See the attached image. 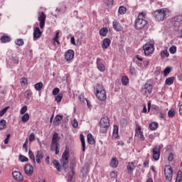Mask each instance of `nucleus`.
Segmentation results:
<instances>
[{
  "mask_svg": "<svg viewBox=\"0 0 182 182\" xmlns=\"http://www.w3.org/2000/svg\"><path fill=\"white\" fill-rule=\"evenodd\" d=\"M174 77H169L166 78L165 80L166 85H167L168 86H171V85H173V83H174Z\"/></svg>",
  "mask_w": 182,
  "mask_h": 182,
  "instance_id": "nucleus-29",
  "label": "nucleus"
},
{
  "mask_svg": "<svg viewBox=\"0 0 182 182\" xmlns=\"http://www.w3.org/2000/svg\"><path fill=\"white\" fill-rule=\"evenodd\" d=\"M100 133H102V134H105V133L107 132V129L109 127H110V121L109 120V117H104L101 118L100 122Z\"/></svg>",
  "mask_w": 182,
  "mask_h": 182,
  "instance_id": "nucleus-5",
  "label": "nucleus"
},
{
  "mask_svg": "<svg viewBox=\"0 0 182 182\" xmlns=\"http://www.w3.org/2000/svg\"><path fill=\"white\" fill-rule=\"evenodd\" d=\"M89 173V164H85L81 168V176L82 177H86Z\"/></svg>",
  "mask_w": 182,
  "mask_h": 182,
  "instance_id": "nucleus-19",
  "label": "nucleus"
},
{
  "mask_svg": "<svg viewBox=\"0 0 182 182\" xmlns=\"http://www.w3.org/2000/svg\"><path fill=\"white\" fill-rule=\"evenodd\" d=\"M157 127H159V123L157 122H151L149 124V129L150 130H156L157 129Z\"/></svg>",
  "mask_w": 182,
  "mask_h": 182,
  "instance_id": "nucleus-37",
  "label": "nucleus"
},
{
  "mask_svg": "<svg viewBox=\"0 0 182 182\" xmlns=\"http://www.w3.org/2000/svg\"><path fill=\"white\" fill-rule=\"evenodd\" d=\"M27 82H28V80H26V78L22 77L21 79L20 83H21V86H25V85H26Z\"/></svg>",
  "mask_w": 182,
  "mask_h": 182,
  "instance_id": "nucleus-54",
  "label": "nucleus"
},
{
  "mask_svg": "<svg viewBox=\"0 0 182 182\" xmlns=\"http://www.w3.org/2000/svg\"><path fill=\"white\" fill-rule=\"evenodd\" d=\"M122 83L123 86H127L129 85V77L124 75L122 77Z\"/></svg>",
  "mask_w": 182,
  "mask_h": 182,
  "instance_id": "nucleus-32",
  "label": "nucleus"
},
{
  "mask_svg": "<svg viewBox=\"0 0 182 182\" xmlns=\"http://www.w3.org/2000/svg\"><path fill=\"white\" fill-rule=\"evenodd\" d=\"M6 127V121L5 119L0 120V130H4Z\"/></svg>",
  "mask_w": 182,
  "mask_h": 182,
  "instance_id": "nucleus-41",
  "label": "nucleus"
},
{
  "mask_svg": "<svg viewBox=\"0 0 182 182\" xmlns=\"http://www.w3.org/2000/svg\"><path fill=\"white\" fill-rule=\"evenodd\" d=\"M53 41H54V42L58 43V44L59 45V32H57L55 33V36L53 38Z\"/></svg>",
  "mask_w": 182,
  "mask_h": 182,
  "instance_id": "nucleus-53",
  "label": "nucleus"
},
{
  "mask_svg": "<svg viewBox=\"0 0 182 182\" xmlns=\"http://www.w3.org/2000/svg\"><path fill=\"white\" fill-rule=\"evenodd\" d=\"M70 157V154L69 149H65L64 152L62 154V159H60V163L63 164V168L65 171L69 167V158Z\"/></svg>",
  "mask_w": 182,
  "mask_h": 182,
  "instance_id": "nucleus-6",
  "label": "nucleus"
},
{
  "mask_svg": "<svg viewBox=\"0 0 182 182\" xmlns=\"http://www.w3.org/2000/svg\"><path fill=\"white\" fill-rule=\"evenodd\" d=\"M80 137L81 140L82 151L85 152L86 149V142L85 141V136H83L82 134H80Z\"/></svg>",
  "mask_w": 182,
  "mask_h": 182,
  "instance_id": "nucleus-28",
  "label": "nucleus"
},
{
  "mask_svg": "<svg viewBox=\"0 0 182 182\" xmlns=\"http://www.w3.org/2000/svg\"><path fill=\"white\" fill-rule=\"evenodd\" d=\"M10 41H11V37L8 36H3L1 38V42H2V43H6V42H10Z\"/></svg>",
  "mask_w": 182,
  "mask_h": 182,
  "instance_id": "nucleus-35",
  "label": "nucleus"
},
{
  "mask_svg": "<svg viewBox=\"0 0 182 182\" xmlns=\"http://www.w3.org/2000/svg\"><path fill=\"white\" fill-rule=\"evenodd\" d=\"M29 141H31V142L35 141V134H33V133L30 134Z\"/></svg>",
  "mask_w": 182,
  "mask_h": 182,
  "instance_id": "nucleus-56",
  "label": "nucleus"
},
{
  "mask_svg": "<svg viewBox=\"0 0 182 182\" xmlns=\"http://www.w3.org/2000/svg\"><path fill=\"white\" fill-rule=\"evenodd\" d=\"M41 36H42V31H41V28H39V27H35L33 29V41L39 39Z\"/></svg>",
  "mask_w": 182,
  "mask_h": 182,
  "instance_id": "nucleus-13",
  "label": "nucleus"
},
{
  "mask_svg": "<svg viewBox=\"0 0 182 182\" xmlns=\"http://www.w3.org/2000/svg\"><path fill=\"white\" fill-rule=\"evenodd\" d=\"M169 52H170V53H171L172 55H174V53H176V52H177V47H176V46H172L169 48Z\"/></svg>",
  "mask_w": 182,
  "mask_h": 182,
  "instance_id": "nucleus-46",
  "label": "nucleus"
},
{
  "mask_svg": "<svg viewBox=\"0 0 182 182\" xmlns=\"http://www.w3.org/2000/svg\"><path fill=\"white\" fill-rule=\"evenodd\" d=\"M8 109H9V107H6L0 111V117H2V116L5 114L6 112H8Z\"/></svg>",
  "mask_w": 182,
  "mask_h": 182,
  "instance_id": "nucleus-49",
  "label": "nucleus"
},
{
  "mask_svg": "<svg viewBox=\"0 0 182 182\" xmlns=\"http://www.w3.org/2000/svg\"><path fill=\"white\" fill-rule=\"evenodd\" d=\"M75 56V51L73 50H68L65 54V58L67 61L72 60Z\"/></svg>",
  "mask_w": 182,
  "mask_h": 182,
  "instance_id": "nucleus-18",
  "label": "nucleus"
},
{
  "mask_svg": "<svg viewBox=\"0 0 182 182\" xmlns=\"http://www.w3.org/2000/svg\"><path fill=\"white\" fill-rule=\"evenodd\" d=\"M12 174L14 180H16L17 181H22V180H23V176H22L21 172L14 171H13Z\"/></svg>",
  "mask_w": 182,
  "mask_h": 182,
  "instance_id": "nucleus-17",
  "label": "nucleus"
},
{
  "mask_svg": "<svg viewBox=\"0 0 182 182\" xmlns=\"http://www.w3.org/2000/svg\"><path fill=\"white\" fill-rule=\"evenodd\" d=\"M15 43L17 46H23V39L18 38L15 41Z\"/></svg>",
  "mask_w": 182,
  "mask_h": 182,
  "instance_id": "nucleus-43",
  "label": "nucleus"
},
{
  "mask_svg": "<svg viewBox=\"0 0 182 182\" xmlns=\"http://www.w3.org/2000/svg\"><path fill=\"white\" fill-rule=\"evenodd\" d=\"M24 96L25 97H26V99H28V100L31 99V97H32V92H31V90H26L24 92Z\"/></svg>",
  "mask_w": 182,
  "mask_h": 182,
  "instance_id": "nucleus-42",
  "label": "nucleus"
},
{
  "mask_svg": "<svg viewBox=\"0 0 182 182\" xmlns=\"http://www.w3.org/2000/svg\"><path fill=\"white\" fill-rule=\"evenodd\" d=\"M43 159V152L42 151H38L36 156V161L38 164H41V160Z\"/></svg>",
  "mask_w": 182,
  "mask_h": 182,
  "instance_id": "nucleus-21",
  "label": "nucleus"
},
{
  "mask_svg": "<svg viewBox=\"0 0 182 182\" xmlns=\"http://www.w3.org/2000/svg\"><path fill=\"white\" fill-rule=\"evenodd\" d=\"M97 68L100 72H105V70H106V68L103 64V60L100 58H97Z\"/></svg>",
  "mask_w": 182,
  "mask_h": 182,
  "instance_id": "nucleus-16",
  "label": "nucleus"
},
{
  "mask_svg": "<svg viewBox=\"0 0 182 182\" xmlns=\"http://www.w3.org/2000/svg\"><path fill=\"white\" fill-rule=\"evenodd\" d=\"M60 140V136H59V134L55 132L52 137L50 150L51 151H55L56 155L59 154V151L60 150V144H59Z\"/></svg>",
  "mask_w": 182,
  "mask_h": 182,
  "instance_id": "nucleus-2",
  "label": "nucleus"
},
{
  "mask_svg": "<svg viewBox=\"0 0 182 182\" xmlns=\"http://www.w3.org/2000/svg\"><path fill=\"white\" fill-rule=\"evenodd\" d=\"M118 12L119 15H124L126 14V7L123 6H119Z\"/></svg>",
  "mask_w": 182,
  "mask_h": 182,
  "instance_id": "nucleus-39",
  "label": "nucleus"
},
{
  "mask_svg": "<svg viewBox=\"0 0 182 182\" xmlns=\"http://www.w3.org/2000/svg\"><path fill=\"white\" fill-rule=\"evenodd\" d=\"M112 26L114 31H117V32H120L122 31V25L117 20H114L112 22Z\"/></svg>",
  "mask_w": 182,
  "mask_h": 182,
  "instance_id": "nucleus-20",
  "label": "nucleus"
},
{
  "mask_svg": "<svg viewBox=\"0 0 182 182\" xmlns=\"http://www.w3.org/2000/svg\"><path fill=\"white\" fill-rule=\"evenodd\" d=\"M34 87L37 92H41L42 90V88L43 87V83L42 82H38L35 84Z\"/></svg>",
  "mask_w": 182,
  "mask_h": 182,
  "instance_id": "nucleus-33",
  "label": "nucleus"
},
{
  "mask_svg": "<svg viewBox=\"0 0 182 182\" xmlns=\"http://www.w3.org/2000/svg\"><path fill=\"white\" fill-rule=\"evenodd\" d=\"M63 98V94L60 93L55 96V102H57V103H59V102H62Z\"/></svg>",
  "mask_w": 182,
  "mask_h": 182,
  "instance_id": "nucleus-38",
  "label": "nucleus"
},
{
  "mask_svg": "<svg viewBox=\"0 0 182 182\" xmlns=\"http://www.w3.org/2000/svg\"><path fill=\"white\" fill-rule=\"evenodd\" d=\"M111 43H112V41H110L109 38H105L102 44V49H107V48L110 46Z\"/></svg>",
  "mask_w": 182,
  "mask_h": 182,
  "instance_id": "nucleus-22",
  "label": "nucleus"
},
{
  "mask_svg": "<svg viewBox=\"0 0 182 182\" xmlns=\"http://www.w3.org/2000/svg\"><path fill=\"white\" fill-rule=\"evenodd\" d=\"M170 72H171V68L170 67H167L164 70V76H167V75H168V73H170Z\"/></svg>",
  "mask_w": 182,
  "mask_h": 182,
  "instance_id": "nucleus-48",
  "label": "nucleus"
},
{
  "mask_svg": "<svg viewBox=\"0 0 182 182\" xmlns=\"http://www.w3.org/2000/svg\"><path fill=\"white\" fill-rule=\"evenodd\" d=\"M164 176L165 178L167 181L166 182H171L173 180V168L171 166L166 165L164 168Z\"/></svg>",
  "mask_w": 182,
  "mask_h": 182,
  "instance_id": "nucleus-7",
  "label": "nucleus"
},
{
  "mask_svg": "<svg viewBox=\"0 0 182 182\" xmlns=\"http://www.w3.org/2000/svg\"><path fill=\"white\" fill-rule=\"evenodd\" d=\"M141 90L144 92V96H149V95H151V92H153V85L146 82L144 85Z\"/></svg>",
  "mask_w": 182,
  "mask_h": 182,
  "instance_id": "nucleus-10",
  "label": "nucleus"
},
{
  "mask_svg": "<svg viewBox=\"0 0 182 182\" xmlns=\"http://www.w3.org/2000/svg\"><path fill=\"white\" fill-rule=\"evenodd\" d=\"M72 125L73 127H74L75 129L77 128V127L79 126V123L77 122V120H76V119H73V121L72 122Z\"/></svg>",
  "mask_w": 182,
  "mask_h": 182,
  "instance_id": "nucleus-52",
  "label": "nucleus"
},
{
  "mask_svg": "<svg viewBox=\"0 0 182 182\" xmlns=\"http://www.w3.org/2000/svg\"><path fill=\"white\" fill-rule=\"evenodd\" d=\"M170 54L168 53V51L167 50H164L161 51V59H164V58H168Z\"/></svg>",
  "mask_w": 182,
  "mask_h": 182,
  "instance_id": "nucleus-36",
  "label": "nucleus"
},
{
  "mask_svg": "<svg viewBox=\"0 0 182 182\" xmlns=\"http://www.w3.org/2000/svg\"><path fill=\"white\" fill-rule=\"evenodd\" d=\"M108 33H109V30L106 27L102 28L100 30V36H106V35H107Z\"/></svg>",
  "mask_w": 182,
  "mask_h": 182,
  "instance_id": "nucleus-30",
  "label": "nucleus"
},
{
  "mask_svg": "<svg viewBox=\"0 0 182 182\" xmlns=\"http://www.w3.org/2000/svg\"><path fill=\"white\" fill-rule=\"evenodd\" d=\"M95 95L98 100H100L101 102H105L107 97L106 95V90L101 84H97Z\"/></svg>",
  "mask_w": 182,
  "mask_h": 182,
  "instance_id": "nucleus-4",
  "label": "nucleus"
},
{
  "mask_svg": "<svg viewBox=\"0 0 182 182\" xmlns=\"http://www.w3.org/2000/svg\"><path fill=\"white\" fill-rule=\"evenodd\" d=\"M135 136H137L141 141H144V135H143V132H141V127L138 126L135 130Z\"/></svg>",
  "mask_w": 182,
  "mask_h": 182,
  "instance_id": "nucleus-14",
  "label": "nucleus"
},
{
  "mask_svg": "<svg viewBox=\"0 0 182 182\" xmlns=\"http://www.w3.org/2000/svg\"><path fill=\"white\" fill-rule=\"evenodd\" d=\"M173 159H174V154H173V153L169 154L168 161H171Z\"/></svg>",
  "mask_w": 182,
  "mask_h": 182,
  "instance_id": "nucleus-60",
  "label": "nucleus"
},
{
  "mask_svg": "<svg viewBox=\"0 0 182 182\" xmlns=\"http://www.w3.org/2000/svg\"><path fill=\"white\" fill-rule=\"evenodd\" d=\"M87 137L89 144H95L96 143V141L95 140V138H93V135H92V134H88Z\"/></svg>",
  "mask_w": 182,
  "mask_h": 182,
  "instance_id": "nucleus-25",
  "label": "nucleus"
},
{
  "mask_svg": "<svg viewBox=\"0 0 182 182\" xmlns=\"http://www.w3.org/2000/svg\"><path fill=\"white\" fill-rule=\"evenodd\" d=\"M171 23L174 26L175 30L177 31L182 25V16H176L171 19Z\"/></svg>",
  "mask_w": 182,
  "mask_h": 182,
  "instance_id": "nucleus-8",
  "label": "nucleus"
},
{
  "mask_svg": "<svg viewBox=\"0 0 182 182\" xmlns=\"http://www.w3.org/2000/svg\"><path fill=\"white\" fill-rule=\"evenodd\" d=\"M177 180H182V171H178L177 173L176 182H177Z\"/></svg>",
  "mask_w": 182,
  "mask_h": 182,
  "instance_id": "nucleus-51",
  "label": "nucleus"
},
{
  "mask_svg": "<svg viewBox=\"0 0 182 182\" xmlns=\"http://www.w3.org/2000/svg\"><path fill=\"white\" fill-rule=\"evenodd\" d=\"M153 16L156 21H164L170 16V11L167 9H160L154 12Z\"/></svg>",
  "mask_w": 182,
  "mask_h": 182,
  "instance_id": "nucleus-1",
  "label": "nucleus"
},
{
  "mask_svg": "<svg viewBox=\"0 0 182 182\" xmlns=\"http://www.w3.org/2000/svg\"><path fill=\"white\" fill-rule=\"evenodd\" d=\"M179 114L181 116H182V105L179 106Z\"/></svg>",
  "mask_w": 182,
  "mask_h": 182,
  "instance_id": "nucleus-64",
  "label": "nucleus"
},
{
  "mask_svg": "<svg viewBox=\"0 0 182 182\" xmlns=\"http://www.w3.org/2000/svg\"><path fill=\"white\" fill-rule=\"evenodd\" d=\"M153 152V159L157 161L159 159H160V146H156L154 148L152 149Z\"/></svg>",
  "mask_w": 182,
  "mask_h": 182,
  "instance_id": "nucleus-12",
  "label": "nucleus"
},
{
  "mask_svg": "<svg viewBox=\"0 0 182 182\" xmlns=\"http://www.w3.org/2000/svg\"><path fill=\"white\" fill-rule=\"evenodd\" d=\"M112 136L114 139H119V127L116 125L114 126Z\"/></svg>",
  "mask_w": 182,
  "mask_h": 182,
  "instance_id": "nucleus-26",
  "label": "nucleus"
},
{
  "mask_svg": "<svg viewBox=\"0 0 182 182\" xmlns=\"http://www.w3.org/2000/svg\"><path fill=\"white\" fill-rule=\"evenodd\" d=\"M70 171L68 172V176H75V169H73L72 166H70Z\"/></svg>",
  "mask_w": 182,
  "mask_h": 182,
  "instance_id": "nucleus-58",
  "label": "nucleus"
},
{
  "mask_svg": "<svg viewBox=\"0 0 182 182\" xmlns=\"http://www.w3.org/2000/svg\"><path fill=\"white\" fill-rule=\"evenodd\" d=\"M134 163L133 162H129L128 163L127 166V170L128 171V174H132V173H133V170H134Z\"/></svg>",
  "mask_w": 182,
  "mask_h": 182,
  "instance_id": "nucleus-24",
  "label": "nucleus"
},
{
  "mask_svg": "<svg viewBox=\"0 0 182 182\" xmlns=\"http://www.w3.org/2000/svg\"><path fill=\"white\" fill-rule=\"evenodd\" d=\"M63 119V116L57 114L54 118V121H53L55 126H58V124H60V122H62Z\"/></svg>",
  "mask_w": 182,
  "mask_h": 182,
  "instance_id": "nucleus-23",
  "label": "nucleus"
},
{
  "mask_svg": "<svg viewBox=\"0 0 182 182\" xmlns=\"http://www.w3.org/2000/svg\"><path fill=\"white\" fill-rule=\"evenodd\" d=\"M11 137V134H8L6 135V137L4 140V144H8V143H9V138Z\"/></svg>",
  "mask_w": 182,
  "mask_h": 182,
  "instance_id": "nucleus-59",
  "label": "nucleus"
},
{
  "mask_svg": "<svg viewBox=\"0 0 182 182\" xmlns=\"http://www.w3.org/2000/svg\"><path fill=\"white\" fill-rule=\"evenodd\" d=\"M19 160L21 161V163H25V161H28V157L23 156V155H20L19 156Z\"/></svg>",
  "mask_w": 182,
  "mask_h": 182,
  "instance_id": "nucleus-45",
  "label": "nucleus"
},
{
  "mask_svg": "<svg viewBox=\"0 0 182 182\" xmlns=\"http://www.w3.org/2000/svg\"><path fill=\"white\" fill-rule=\"evenodd\" d=\"M149 21L146 19V14L144 12L139 13L137 18L135 20V29H143L147 26Z\"/></svg>",
  "mask_w": 182,
  "mask_h": 182,
  "instance_id": "nucleus-3",
  "label": "nucleus"
},
{
  "mask_svg": "<svg viewBox=\"0 0 182 182\" xmlns=\"http://www.w3.org/2000/svg\"><path fill=\"white\" fill-rule=\"evenodd\" d=\"M28 120H29V114L26 113L21 117V121L23 122V123H26V122H28Z\"/></svg>",
  "mask_w": 182,
  "mask_h": 182,
  "instance_id": "nucleus-40",
  "label": "nucleus"
},
{
  "mask_svg": "<svg viewBox=\"0 0 182 182\" xmlns=\"http://www.w3.org/2000/svg\"><path fill=\"white\" fill-rule=\"evenodd\" d=\"M28 111V106L24 105L20 110L21 114H26V112Z\"/></svg>",
  "mask_w": 182,
  "mask_h": 182,
  "instance_id": "nucleus-47",
  "label": "nucleus"
},
{
  "mask_svg": "<svg viewBox=\"0 0 182 182\" xmlns=\"http://www.w3.org/2000/svg\"><path fill=\"white\" fill-rule=\"evenodd\" d=\"M168 117H174L176 116V111L174 109H171L168 112Z\"/></svg>",
  "mask_w": 182,
  "mask_h": 182,
  "instance_id": "nucleus-44",
  "label": "nucleus"
},
{
  "mask_svg": "<svg viewBox=\"0 0 182 182\" xmlns=\"http://www.w3.org/2000/svg\"><path fill=\"white\" fill-rule=\"evenodd\" d=\"M111 166L113 167V168H116V167H117L118 164H119V161H117V159L114 158L112 159V160L111 161Z\"/></svg>",
  "mask_w": 182,
  "mask_h": 182,
  "instance_id": "nucleus-34",
  "label": "nucleus"
},
{
  "mask_svg": "<svg viewBox=\"0 0 182 182\" xmlns=\"http://www.w3.org/2000/svg\"><path fill=\"white\" fill-rule=\"evenodd\" d=\"M143 49L146 56H149V55H151V53H153V52H154V45L150 43H146L145 45L143 46Z\"/></svg>",
  "mask_w": 182,
  "mask_h": 182,
  "instance_id": "nucleus-9",
  "label": "nucleus"
},
{
  "mask_svg": "<svg viewBox=\"0 0 182 182\" xmlns=\"http://www.w3.org/2000/svg\"><path fill=\"white\" fill-rule=\"evenodd\" d=\"M59 92H60V90H59L58 87H55L53 90V96H57L58 95H59Z\"/></svg>",
  "mask_w": 182,
  "mask_h": 182,
  "instance_id": "nucleus-50",
  "label": "nucleus"
},
{
  "mask_svg": "<svg viewBox=\"0 0 182 182\" xmlns=\"http://www.w3.org/2000/svg\"><path fill=\"white\" fill-rule=\"evenodd\" d=\"M38 21L40 22V28L41 29H43L45 28V22L46 21V14L43 11L38 13Z\"/></svg>",
  "mask_w": 182,
  "mask_h": 182,
  "instance_id": "nucleus-11",
  "label": "nucleus"
},
{
  "mask_svg": "<svg viewBox=\"0 0 182 182\" xmlns=\"http://www.w3.org/2000/svg\"><path fill=\"white\" fill-rule=\"evenodd\" d=\"M28 157L30 160H31L33 164H36V161H35V155L31 149L28 151Z\"/></svg>",
  "mask_w": 182,
  "mask_h": 182,
  "instance_id": "nucleus-27",
  "label": "nucleus"
},
{
  "mask_svg": "<svg viewBox=\"0 0 182 182\" xmlns=\"http://www.w3.org/2000/svg\"><path fill=\"white\" fill-rule=\"evenodd\" d=\"M110 174H111L112 178H116V177H117V174H116V172L114 171L111 172Z\"/></svg>",
  "mask_w": 182,
  "mask_h": 182,
  "instance_id": "nucleus-61",
  "label": "nucleus"
},
{
  "mask_svg": "<svg viewBox=\"0 0 182 182\" xmlns=\"http://www.w3.org/2000/svg\"><path fill=\"white\" fill-rule=\"evenodd\" d=\"M53 164L55 166V168H57L58 171H61L62 168H60V164H59V161L54 159L53 161Z\"/></svg>",
  "mask_w": 182,
  "mask_h": 182,
  "instance_id": "nucleus-31",
  "label": "nucleus"
},
{
  "mask_svg": "<svg viewBox=\"0 0 182 182\" xmlns=\"http://www.w3.org/2000/svg\"><path fill=\"white\" fill-rule=\"evenodd\" d=\"M24 171L27 176H32L33 174V166L30 164L25 165Z\"/></svg>",
  "mask_w": 182,
  "mask_h": 182,
  "instance_id": "nucleus-15",
  "label": "nucleus"
},
{
  "mask_svg": "<svg viewBox=\"0 0 182 182\" xmlns=\"http://www.w3.org/2000/svg\"><path fill=\"white\" fill-rule=\"evenodd\" d=\"M113 5V0H108L107 1V6H112Z\"/></svg>",
  "mask_w": 182,
  "mask_h": 182,
  "instance_id": "nucleus-63",
  "label": "nucleus"
},
{
  "mask_svg": "<svg viewBox=\"0 0 182 182\" xmlns=\"http://www.w3.org/2000/svg\"><path fill=\"white\" fill-rule=\"evenodd\" d=\"M129 72L131 73V75H136V68H134V67H130L129 68Z\"/></svg>",
  "mask_w": 182,
  "mask_h": 182,
  "instance_id": "nucleus-57",
  "label": "nucleus"
},
{
  "mask_svg": "<svg viewBox=\"0 0 182 182\" xmlns=\"http://www.w3.org/2000/svg\"><path fill=\"white\" fill-rule=\"evenodd\" d=\"M23 149H24L26 153H28V139L26 140L23 145Z\"/></svg>",
  "mask_w": 182,
  "mask_h": 182,
  "instance_id": "nucleus-55",
  "label": "nucleus"
},
{
  "mask_svg": "<svg viewBox=\"0 0 182 182\" xmlns=\"http://www.w3.org/2000/svg\"><path fill=\"white\" fill-rule=\"evenodd\" d=\"M164 117H166V114L163 113V112H160L159 114V118L160 119H164Z\"/></svg>",
  "mask_w": 182,
  "mask_h": 182,
  "instance_id": "nucleus-62",
  "label": "nucleus"
}]
</instances>
